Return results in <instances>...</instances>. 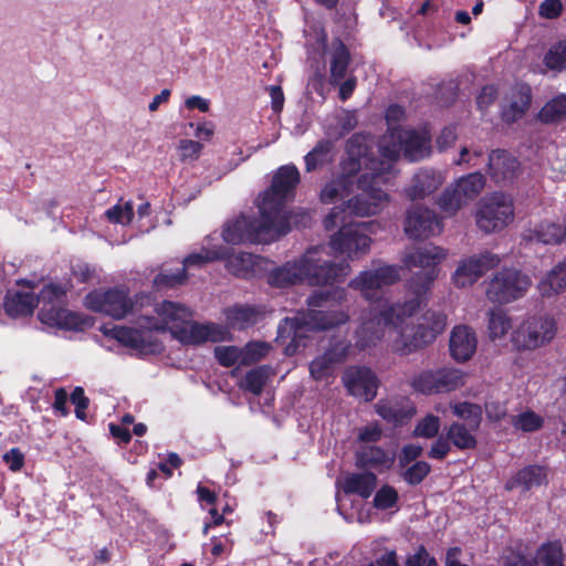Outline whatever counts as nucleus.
Returning a JSON list of instances; mask_svg holds the SVG:
<instances>
[{
	"label": "nucleus",
	"instance_id": "6",
	"mask_svg": "<svg viewBox=\"0 0 566 566\" xmlns=\"http://www.w3.org/2000/svg\"><path fill=\"white\" fill-rule=\"evenodd\" d=\"M401 151L410 161L428 157L431 153V144L427 128H390L379 143L381 158L376 159L379 167L373 166V169L389 172L392 163L399 158Z\"/></svg>",
	"mask_w": 566,
	"mask_h": 566
},
{
	"label": "nucleus",
	"instance_id": "29",
	"mask_svg": "<svg viewBox=\"0 0 566 566\" xmlns=\"http://www.w3.org/2000/svg\"><path fill=\"white\" fill-rule=\"evenodd\" d=\"M547 473L545 468L539 465H528L520 470L505 485L507 490L521 488L528 491L546 482Z\"/></svg>",
	"mask_w": 566,
	"mask_h": 566
},
{
	"label": "nucleus",
	"instance_id": "64",
	"mask_svg": "<svg viewBox=\"0 0 566 566\" xmlns=\"http://www.w3.org/2000/svg\"><path fill=\"white\" fill-rule=\"evenodd\" d=\"M496 98V90L493 86H485L476 98L478 106L481 111L486 109Z\"/></svg>",
	"mask_w": 566,
	"mask_h": 566
},
{
	"label": "nucleus",
	"instance_id": "39",
	"mask_svg": "<svg viewBox=\"0 0 566 566\" xmlns=\"http://www.w3.org/2000/svg\"><path fill=\"white\" fill-rule=\"evenodd\" d=\"M227 255V248L219 245L213 249L202 247L199 252H193L186 256L182 261L184 268L202 266L207 263L219 261Z\"/></svg>",
	"mask_w": 566,
	"mask_h": 566
},
{
	"label": "nucleus",
	"instance_id": "11",
	"mask_svg": "<svg viewBox=\"0 0 566 566\" xmlns=\"http://www.w3.org/2000/svg\"><path fill=\"white\" fill-rule=\"evenodd\" d=\"M531 284L532 281L526 274L515 269H503L491 277L485 294L493 303H510L522 297Z\"/></svg>",
	"mask_w": 566,
	"mask_h": 566
},
{
	"label": "nucleus",
	"instance_id": "44",
	"mask_svg": "<svg viewBox=\"0 0 566 566\" xmlns=\"http://www.w3.org/2000/svg\"><path fill=\"white\" fill-rule=\"evenodd\" d=\"M488 329L492 340L502 339L512 329V321L503 311H491L489 314Z\"/></svg>",
	"mask_w": 566,
	"mask_h": 566
},
{
	"label": "nucleus",
	"instance_id": "43",
	"mask_svg": "<svg viewBox=\"0 0 566 566\" xmlns=\"http://www.w3.org/2000/svg\"><path fill=\"white\" fill-rule=\"evenodd\" d=\"M566 118V94H559L548 101L539 112L544 123H556Z\"/></svg>",
	"mask_w": 566,
	"mask_h": 566
},
{
	"label": "nucleus",
	"instance_id": "41",
	"mask_svg": "<svg viewBox=\"0 0 566 566\" xmlns=\"http://www.w3.org/2000/svg\"><path fill=\"white\" fill-rule=\"evenodd\" d=\"M565 554L559 541L548 542L539 546L536 558L544 566H564Z\"/></svg>",
	"mask_w": 566,
	"mask_h": 566
},
{
	"label": "nucleus",
	"instance_id": "13",
	"mask_svg": "<svg viewBox=\"0 0 566 566\" xmlns=\"http://www.w3.org/2000/svg\"><path fill=\"white\" fill-rule=\"evenodd\" d=\"M342 228L331 237L329 248L336 254H345L348 259H356L369 251L370 238L367 222L340 223Z\"/></svg>",
	"mask_w": 566,
	"mask_h": 566
},
{
	"label": "nucleus",
	"instance_id": "58",
	"mask_svg": "<svg viewBox=\"0 0 566 566\" xmlns=\"http://www.w3.org/2000/svg\"><path fill=\"white\" fill-rule=\"evenodd\" d=\"M71 401L73 405H75L76 417L81 420H85V410L88 407V398L84 395V390L82 387H76L73 390L71 395Z\"/></svg>",
	"mask_w": 566,
	"mask_h": 566
},
{
	"label": "nucleus",
	"instance_id": "24",
	"mask_svg": "<svg viewBox=\"0 0 566 566\" xmlns=\"http://www.w3.org/2000/svg\"><path fill=\"white\" fill-rule=\"evenodd\" d=\"M531 103V88L527 85L514 87L506 103L502 107V117L507 123L521 118Z\"/></svg>",
	"mask_w": 566,
	"mask_h": 566
},
{
	"label": "nucleus",
	"instance_id": "9",
	"mask_svg": "<svg viewBox=\"0 0 566 566\" xmlns=\"http://www.w3.org/2000/svg\"><path fill=\"white\" fill-rule=\"evenodd\" d=\"M447 256L448 251L434 244L417 247L405 253L402 263L407 269L419 268L422 270L415 273L409 282V287L415 294L413 298L420 300L421 296L430 292L440 272L439 264Z\"/></svg>",
	"mask_w": 566,
	"mask_h": 566
},
{
	"label": "nucleus",
	"instance_id": "31",
	"mask_svg": "<svg viewBox=\"0 0 566 566\" xmlns=\"http://www.w3.org/2000/svg\"><path fill=\"white\" fill-rule=\"evenodd\" d=\"M274 375L275 370L272 366H258L245 374V376L240 380L239 387L244 391L259 396Z\"/></svg>",
	"mask_w": 566,
	"mask_h": 566
},
{
	"label": "nucleus",
	"instance_id": "14",
	"mask_svg": "<svg viewBox=\"0 0 566 566\" xmlns=\"http://www.w3.org/2000/svg\"><path fill=\"white\" fill-rule=\"evenodd\" d=\"M555 334L556 323L553 318L532 317L512 333V343L517 349L534 350L549 343Z\"/></svg>",
	"mask_w": 566,
	"mask_h": 566
},
{
	"label": "nucleus",
	"instance_id": "30",
	"mask_svg": "<svg viewBox=\"0 0 566 566\" xmlns=\"http://www.w3.org/2000/svg\"><path fill=\"white\" fill-rule=\"evenodd\" d=\"M36 305V296L28 291L8 292L4 301V310L12 317L30 315Z\"/></svg>",
	"mask_w": 566,
	"mask_h": 566
},
{
	"label": "nucleus",
	"instance_id": "34",
	"mask_svg": "<svg viewBox=\"0 0 566 566\" xmlns=\"http://www.w3.org/2000/svg\"><path fill=\"white\" fill-rule=\"evenodd\" d=\"M566 290V259L552 269L538 283V291L543 296H553Z\"/></svg>",
	"mask_w": 566,
	"mask_h": 566
},
{
	"label": "nucleus",
	"instance_id": "42",
	"mask_svg": "<svg viewBox=\"0 0 566 566\" xmlns=\"http://www.w3.org/2000/svg\"><path fill=\"white\" fill-rule=\"evenodd\" d=\"M358 463L379 469H388L394 463V457L377 447H367L358 454Z\"/></svg>",
	"mask_w": 566,
	"mask_h": 566
},
{
	"label": "nucleus",
	"instance_id": "5",
	"mask_svg": "<svg viewBox=\"0 0 566 566\" xmlns=\"http://www.w3.org/2000/svg\"><path fill=\"white\" fill-rule=\"evenodd\" d=\"M155 312L157 318H145L140 325L143 328L115 326L109 334L123 345L140 353H155L160 349V344L153 336L151 331H169L174 336L176 329L192 317V312L188 307L170 301L157 304Z\"/></svg>",
	"mask_w": 566,
	"mask_h": 566
},
{
	"label": "nucleus",
	"instance_id": "27",
	"mask_svg": "<svg viewBox=\"0 0 566 566\" xmlns=\"http://www.w3.org/2000/svg\"><path fill=\"white\" fill-rule=\"evenodd\" d=\"M419 332L421 333L423 339L429 346L432 344L438 335L442 334L447 327V315L437 310H428L426 311L417 325Z\"/></svg>",
	"mask_w": 566,
	"mask_h": 566
},
{
	"label": "nucleus",
	"instance_id": "8",
	"mask_svg": "<svg viewBox=\"0 0 566 566\" xmlns=\"http://www.w3.org/2000/svg\"><path fill=\"white\" fill-rule=\"evenodd\" d=\"M349 321V314L345 311L323 312L310 310L298 313L295 317L285 318L277 327L279 338L290 339L286 347L295 350L300 346V340L306 336L307 332L333 328Z\"/></svg>",
	"mask_w": 566,
	"mask_h": 566
},
{
	"label": "nucleus",
	"instance_id": "61",
	"mask_svg": "<svg viewBox=\"0 0 566 566\" xmlns=\"http://www.w3.org/2000/svg\"><path fill=\"white\" fill-rule=\"evenodd\" d=\"M423 448L420 444L410 443L402 448L399 462L402 467L408 465L421 455Z\"/></svg>",
	"mask_w": 566,
	"mask_h": 566
},
{
	"label": "nucleus",
	"instance_id": "17",
	"mask_svg": "<svg viewBox=\"0 0 566 566\" xmlns=\"http://www.w3.org/2000/svg\"><path fill=\"white\" fill-rule=\"evenodd\" d=\"M403 231L412 240L428 239L441 233L442 221L433 210L412 206L406 212Z\"/></svg>",
	"mask_w": 566,
	"mask_h": 566
},
{
	"label": "nucleus",
	"instance_id": "55",
	"mask_svg": "<svg viewBox=\"0 0 566 566\" xmlns=\"http://www.w3.org/2000/svg\"><path fill=\"white\" fill-rule=\"evenodd\" d=\"M430 472V465L424 461H418L406 469L403 479L409 484H419Z\"/></svg>",
	"mask_w": 566,
	"mask_h": 566
},
{
	"label": "nucleus",
	"instance_id": "51",
	"mask_svg": "<svg viewBox=\"0 0 566 566\" xmlns=\"http://www.w3.org/2000/svg\"><path fill=\"white\" fill-rule=\"evenodd\" d=\"M203 144L192 139H181L177 145L179 159L184 163H192L199 159Z\"/></svg>",
	"mask_w": 566,
	"mask_h": 566
},
{
	"label": "nucleus",
	"instance_id": "28",
	"mask_svg": "<svg viewBox=\"0 0 566 566\" xmlns=\"http://www.w3.org/2000/svg\"><path fill=\"white\" fill-rule=\"evenodd\" d=\"M39 318L45 325L65 329L76 328L80 324V318L75 313L54 305H43L39 312Z\"/></svg>",
	"mask_w": 566,
	"mask_h": 566
},
{
	"label": "nucleus",
	"instance_id": "21",
	"mask_svg": "<svg viewBox=\"0 0 566 566\" xmlns=\"http://www.w3.org/2000/svg\"><path fill=\"white\" fill-rule=\"evenodd\" d=\"M352 350L348 342H337L331 346L322 356L315 358L310 365L311 376L315 380L331 376L335 367L345 361Z\"/></svg>",
	"mask_w": 566,
	"mask_h": 566
},
{
	"label": "nucleus",
	"instance_id": "25",
	"mask_svg": "<svg viewBox=\"0 0 566 566\" xmlns=\"http://www.w3.org/2000/svg\"><path fill=\"white\" fill-rule=\"evenodd\" d=\"M443 182V177L434 170H420L407 189V196L411 200L422 199L436 191Z\"/></svg>",
	"mask_w": 566,
	"mask_h": 566
},
{
	"label": "nucleus",
	"instance_id": "16",
	"mask_svg": "<svg viewBox=\"0 0 566 566\" xmlns=\"http://www.w3.org/2000/svg\"><path fill=\"white\" fill-rule=\"evenodd\" d=\"M85 305L94 312L122 319L133 310L134 302L125 287H114L88 293L85 297Z\"/></svg>",
	"mask_w": 566,
	"mask_h": 566
},
{
	"label": "nucleus",
	"instance_id": "36",
	"mask_svg": "<svg viewBox=\"0 0 566 566\" xmlns=\"http://www.w3.org/2000/svg\"><path fill=\"white\" fill-rule=\"evenodd\" d=\"M223 260L226 261L227 270L237 276L250 275L256 263L255 255L247 252L230 254L229 249H227V255Z\"/></svg>",
	"mask_w": 566,
	"mask_h": 566
},
{
	"label": "nucleus",
	"instance_id": "40",
	"mask_svg": "<svg viewBox=\"0 0 566 566\" xmlns=\"http://www.w3.org/2000/svg\"><path fill=\"white\" fill-rule=\"evenodd\" d=\"M453 186L468 202L473 200L484 188L485 178L480 172H472L458 179Z\"/></svg>",
	"mask_w": 566,
	"mask_h": 566
},
{
	"label": "nucleus",
	"instance_id": "10",
	"mask_svg": "<svg viewBox=\"0 0 566 566\" xmlns=\"http://www.w3.org/2000/svg\"><path fill=\"white\" fill-rule=\"evenodd\" d=\"M514 220L513 198L503 192H493L483 197L475 211L476 227L484 233L504 230Z\"/></svg>",
	"mask_w": 566,
	"mask_h": 566
},
{
	"label": "nucleus",
	"instance_id": "26",
	"mask_svg": "<svg viewBox=\"0 0 566 566\" xmlns=\"http://www.w3.org/2000/svg\"><path fill=\"white\" fill-rule=\"evenodd\" d=\"M566 238V229L551 221H543L530 229L524 239L531 243L555 244Z\"/></svg>",
	"mask_w": 566,
	"mask_h": 566
},
{
	"label": "nucleus",
	"instance_id": "56",
	"mask_svg": "<svg viewBox=\"0 0 566 566\" xmlns=\"http://www.w3.org/2000/svg\"><path fill=\"white\" fill-rule=\"evenodd\" d=\"M398 500L396 490L391 486H382L374 497V505L377 509L386 510L395 505Z\"/></svg>",
	"mask_w": 566,
	"mask_h": 566
},
{
	"label": "nucleus",
	"instance_id": "47",
	"mask_svg": "<svg viewBox=\"0 0 566 566\" xmlns=\"http://www.w3.org/2000/svg\"><path fill=\"white\" fill-rule=\"evenodd\" d=\"M455 416L463 420L462 423L479 428L482 420V409L480 406L470 402H460L452 406Z\"/></svg>",
	"mask_w": 566,
	"mask_h": 566
},
{
	"label": "nucleus",
	"instance_id": "49",
	"mask_svg": "<svg viewBox=\"0 0 566 566\" xmlns=\"http://www.w3.org/2000/svg\"><path fill=\"white\" fill-rule=\"evenodd\" d=\"M105 217L109 222L126 226L134 217V208L132 201H119L105 211Z\"/></svg>",
	"mask_w": 566,
	"mask_h": 566
},
{
	"label": "nucleus",
	"instance_id": "38",
	"mask_svg": "<svg viewBox=\"0 0 566 566\" xmlns=\"http://www.w3.org/2000/svg\"><path fill=\"white\" fill-rule=\"evenodd\" d=\"M333 49L331 78L333 83L337 84L345 77L349 63V53L346 46L339 41L333 44Z\"/></svg>",
	"mask_w": 566,
	"mask_h": 566
},
{
	"label": "nucleus",
	"instance_id": "32",
	"mask_svg": "<svg viewBox=\"0 0 566 566\" xmlns=\"http://www.w3.org/2000/svg\"><path fill=\"white\" fill-rule=\"evenodd\" d=\"M226 318L232 328L244 329L262 318V312L254 306L237 305L226 311Z\"/></svg>",
	"mask_w": 566,
	"mask_h": 566
},
{
	"label": "nucleus",
	"instance_id": "22",
	"mask_svg": "<svg viewBox=\"0 0 566 566\" xmlns=\"http://www.w3.org/2000/svg\"><path fill=\"white\" fill-rule=\"evenodd\" d=\"M478 338L474 331L465 325L455 326L450 336V353L457 361L469 360L476 350Z\"/></svg>",
	"mask_w": 566,
	"mask_h": 566
},
{
	"label": "nucleus",
	"instance_id": "1",
	"mask_svg": "<svg viewBox=\"0 0 566 566\" xmlns=\"http://www.w3.org/2000/svg\"><path fill=\"white\" fill-rule=\"evenodd\" d=\"M298 181L300 174L296 167H281L274 175L270 189L259 197L260 218L251 221L241 216L229 221L222 231L223 240L231 244L248 241L265 243L285 234L290 230L291 221L296 226L306 227L311 222V216L307 212L287 217L285 211V202L292 197Z\"/></svg>",
	"mask_w": 566,
	"mask_h": 566
},
{
	"label": "nucleus",
	"instance_id": "15",
	"mask_svg": "<svg viewBox=\"0 0 566 566\" xmlns=\"http://www.w3.org/2000/svg\"><path fill=\"white\" fill-rule=\"evenodd\" d=\"M400 279L399 268L396 265L381 264L377 268L360 272L350 280L348 286L360 292L368 301L380 298L385 286L392 285Z\"/></svg>",
	"mask_w": 566,
	"mask_h": 566
},
{
	"label": "nucleus",
	"instance_id": "7",
	"mask_svg": "<svg viewBox=\"0 0 566 566\" xmlns=\"http://www.w3.org/2000/svg\"><path fill=\"white\" fill-rule=\"evenodd\" d=\"M348 159L343 165V172L327 182L321 191V201L332 203L343 200L355 192L357 174L364 167V157H368V138L361 135H354L347 142Z\"/></svg>",
	"mask_w": 566,
	"mask_h": 566
},
{
	"label": "nucleus",
	"instance_id": "2",
	"mask_svg": "<svg viewBox=\"0 0 566 566\" xmlns=\"http://www.w3.org/2000/svg\"><path fill=\"white\" fill-rule=\"evenodd\" d=\"M420 307V300L410 298L405 302L385 303L379 310L370 308L360 316L356 331V346L366 349L385 339L389 349L399 356H408L424 347L418 327L407 323Z\"/></svg>",
	"mask_w": 566,
	"mask_h": 566
},
{
	"label": "nucleus",
	"instance_id": "60",
	"mask_svg": "<svg viewBox=\"0 0 566 566\" xmlns=\"http://www.w3.org/2000/svg\"><path fill=\"white\" fill-rule=\"evenodd\" d=\"M560 0H544L539 6V14L546 19H555L562 13Z\"/></svg>",
	"mask_w": 566,
	"mask_h": 566
},
{
	"label": "nucleus",
	"instance_id": "63",
	"mask_svg": "<svg viewBox=\"0 0 566 566\" xmlns=\"http://www.w3.org/2000/svg\"><path fill=\"white\" fill-rule=\"evenodd\" d=\"M72 273L80 282H87L95 276V269L78 262L72 266Z\"/></svg>",
	"mask_w": 566,
	"mask_h": 566
},
{
	"label": "nucleus",
	"instance_id": "50",
	"mask_svg": "<svg viewBox=\"0 0 566 566\" xmlns=\"http://www.w3.org/2000/svg\"><path fill=\"white\" fill-rule=\"evenodd\" d=\"M271 345L265 342H250L242 348V365H252L269 355Z\"/></svg>",
	"mask_w": 566,
	"mask_h": 566
},
{
	"label": "nucleus",
	"instance_id": "54",
	"mask_svg": "<svg viewBox=\"0 0 566 566\" xmlns=\"http://www.w3.org/2000/svg\"><path fill=\"white\" fill-rule=\"evenodd\" d=\"M187 280V273L185 268H182L178 273L169 274L166 272H161L154 279V285L157 289L163 287H175L177 285H181Z\"/></svg>",
	"mask_w": 566,
	"mask_h": 566
},
{
	"label": "nucleus",
	"instance_id": "18",
	"mask_svg": "<svg viewBox=\"0 0 566 566\" xmlns=\"http://www.w3.org/2000/svg\"><path fill=\"white\" fill-rule=\"evenodd\" d=\"M500 263V258L490 252L472 255L461 260L451 276V281L457 287H467L473 285L486 271L495 268Z\"/></svg>",
	"mask_w": 566,
	"mask_h": 566
},
{
	"label": "nucleus",
	"instance_id": "53",
	"mask_svg": "<svg viewBox=\"0 0 566 566\" xmlns=\"http://www.w3.org/2000/svg\"><path fill=\"white\" fill-rule=\"evenodd\" d=\"M440 428V420L433 415H428L421 419L415 428V436L422 438H433Z\"/></svg>",
	"mask_w": 566,
	"mask_h": 566
},
{
	"label": "nucleus",
	"instance_id": "46",
	"mask_svg": "<svg viewBox=\"0 0 566 566\" xmlns=\"http://www.w3.org/2000/svg\"><path fill=\"white\" fill-rule=\"evenodd\" d=\"M544 64L552 71L560 72L566 69V39L554 43L543 59Z\"/></svg>",
	"mask_w": 566,
	"mask_h": 566
},
{
	"label": "nucleus",
	"instance_id": "37",
	"mask_svg": "<svg viewBox=\"0 0 566 566\" xmlns=\"http://www.w3.org/2000/svg\"><path fill=\"white\" fill-rule=\"evenodd\" d=\"M333 143L331 140H321L317 145L305 156L306 170L312 171L316 168L326 165L333 160Z\"/></svg>",
	"mask_w": 566,
	"mask_h": 566
},
{
	"label": "nucleus",
	"instance_id": "48",
	"mask_svg": "<svg viewBox=\"0 0 566 566\" xmlns=\"http://www.w3.org/2000/svg\"><path fill=\"white\" fill-rule=\"evenodd\" d=\"M512 426L523 432H533L543 427L544 419L533 410H525L512 417Z\"/></svg>",
	"mask_w": 566,
	"mask_h": 566
},
{
	"label": "nucleus",
	"instance_id": "45",
	"mask_svg": "<svg viewBox=\"0 0 566 566\" xmlns=\"http://www.w3.org/2000/svg\"><path fill=\"white\" fill-rule=\"evenodd\" d=\"M469 202L467 199L462 198L460 191L451 185L446 188L441 193L438 206L447 216H454L462 207L467 206Z\"/></svg>",
	"mask_w": 566,
	"mask_h": 566
},
{
	"label": "nucleus",
	"instance_id": "3",
	"mask_svg": "<svg viewBox=\"0 0 566 566\" xmlns=\"http://www.w3.org/2000/svg\"><path fill=\"white\" fill-rule=\"evenodd\" d=\"M326 255V247L310 248L298 259L272 271L269 281L277 287L302 282L313 286H327L343 282L350 272L349 264L335 263Z\"/></svg>",
	"mask_w": 566,
	"mask_h": 566
},
{
	"label": "nucleus",
	"instance_id": "20",
	"mask_svg": "<svg viewBox=\"0 0 566 566\" xmlns=\"http://www.w3.org/2000/svg\"><path fill=\"white\" fill-rule=\"evenodd\" d=\"M343 382L350 395L365 401L375 398L377 390V378L374 373L365 367H349L345 370Z\"/></svg>",
	"mask_w": 566,
	"mask_h": 566
},
{
	"label": "nucleus",
	"instance_id": "52",
	"mask_svg": "<svg viewBox=\"0 0 566 566\" xmlns=\"http://www.w3.org/2000/svg\"><path fill=\"white\" fill-rule=\"evenodd\" d=\"M214 356L220 365L224 367L233 366L237 363L242 364V348L237 346H217Z\"/></svg>",
	"mask_w": 566,
	"mask_h": 566
},
{
	"label": "nucleus",
	"instance_id": "12",
	"mask_svg": "<svg viewBox=\"0 0 566 566\" xmlns=\"http://www.w3.org/2000/svg\"><path fill=\"white\" fill-rule=\"evenodd\" d=\"M465 375L457 368H439L421 370L413 375L409 385L423 395H437L453 391L464 385Z\"/></svg>",
	"mask_w": 566,
	"mask_h": 566
},
{
	"label": "nucleus",
	"instance_id": "19",
	"mask_svg": "<svg viewBox=\"0 0 566 566\" xmlns=\"http://www.w3.org/2000/svg\"><path fill=\"white\" fill-rule=\"evenodd\" d=\"M228 336L229 332L226 327L214 323L200 324L191 317L176 329L172 337L184 345L198 346L207 342H223Z\"/></svg>",
	"mask_w": 566,
	"mask_h": 566
},
{
	"label": "nucleus",
	"instance_id": "4",
	"mask_svg": "<svg viewBox=\"0 0 566 566\" xmlns=\"http://www.w3.org/2000/svg\"><path fill=\"white\" fill-rule=\"evenodd\" d=\"M379 167L375 158L364 157V167L358 175L355 190L358 193L348 199L344 206L334 207L325 218L326 229H332L338 223L346 222V214L368 217L380 212L388 202V195L379 187L386 180L385 174L373 169Z\"/></svg>",
	"mask_w": 566,
	"mask_h": 566
},
{
	"label": "nucleus",
	"instance_id": "35",
	"mask_svg": "<svg viewBox=\"0 0 566 566\" xmlns=\"http://www.w3.org/2000/svg\"><path fill=\"white\" fill-rule=\"evenodd\" d=\"M479 428H471L460 421L453 422L447 431V438L458 449H473L476 446L475 432Z\"/></svg>",
	"mask_w": 566,
	"mask_h": 566
},
{
	"label": "nucleus",
	"instance_id": "62",
	"mask_svg": "<svg viewBox=\"0 0 566 566\" xmlns=\"http://www.w3.org/2000/svg\"><path fill=\"white\" fill-rule=\"evenodd\" d=\"M450 440L448 438L440 437L431 447L429 457L433 459H443L450 451Z\"/></svg>",
	"mask_w": 566,
	"mask_h": 566
},
{
	"label": "nucleus",
	"instance_id": "57",
	"mask_svg": "<svg viewBox=\"0 0 566 566\" xmlns=\"http://www.w3.org/2000/svg\"><path fill=\"white\" fill-rule=\"evenodd\" d=\"M65 290L56 284H48L45 285L39 296H36L38 304L42 302L45 306L53 305V303L56 301H60L61 297L64 295Z\"/></svg>",
	"mask_w": 566,
	"mask_h": 566
},
{
	"label": "nucleus",
	"instance_id": "59",
	"mask_svg": "<svg viewBox=\"0 0 566 566\" xmlns=\"http://www.w3.org/2000/svg\"><path fill=\"white\" fill-rule=\"evenodd\" d=\"M2 459L13 472L21 470L24 464V454L18 448L10 449Z\"/></svg>",
	"mask_w": 566,
	"mask_h": 566
},
{
	"label": "nucleus",
	"instance_id": "33",
	"mask_svg": "<svg viewBox=\"0 0 566 566\" xmlns=\"http://www.w3.org/2000/svg\"><path fill=\"white\" fill-rule=\"evenodd\" d=\"M377 484V476L371 472L350 473L344 478L345 493H355L361 497H369Z\"/></svg>",
	"mask_w": 566,
	"mask_h": 566
},
{
	"label": "nucleus",
	"instance_id": "23",
	"mask_svg": "<svg viewBox=\"0 0 566 566\" xmlns=\"http://www.w3.org/2000/svg\"><path fill=\"white\" fill-rule=\"evenodd\" d=\"M518 168L517 159L504 150H494L489 156V172L496 182L513 180Z\"/></svg>",
	"mask_w": 566,
	"mask_h": 566
}]
</instances>
